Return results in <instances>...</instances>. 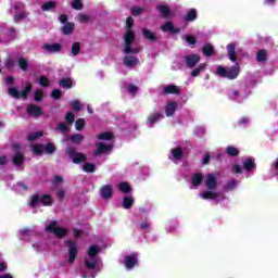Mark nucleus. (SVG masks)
Returning <instances> with one entry per match:
<instances>
[{
  "mask_svg": "<svg viewBox=\"0 0 278 278\" xmlns=\"http://www.w3.org/2000/svg\"><path fill=\"white\" fill-rule=\"evenodd\" d=\"M101 248L91 245L85 257V269L81 270V278H96L98 273L103 269V261L99 257Z\"/></svg>",
  "mask_w": 278,
  "mask_h": 278,
  "instance_id": "obj_1",
  "label": "nucleus"
},
{
  "mask_svg": "<svg viewBox=\"0 0 278 278\" xmlns=\"http://www.w3.org/2000/svg\"><path fill=\"white\" fill-rule=\"evenodd\" d=\"M204 186L206 191H202L199 193L200 199L204 201H214V203H220L225 199L223 192L218 190V181L216 179L215 174H207L204 177Z\"/></svg>",
  "mask_w": 278,
  "mask_h": 278,
  "instance_id": "obj_2",
  "label": "nucleus"
},
{
  "mask_svg": "<svg viewBox=\"0 0 278 278\" xmlns=\"http://www.w3.org/2000/svg\"><path fill=\"white\" fill-rule=\"evenodd\" d=\"M126 25L128 29L124 37V53L126 55H129V53H140V48L134 46V40H136V35L134 34V30H131V27H134V18L127 17Z\"/></svg>",
  "mask_w": 278,
  "mask_h": 278,
  "instance_id": "obj_3",
  "label": "nucleus"
},
{
  "mask_svg": "<svg viewBox=\"0 0 278 278\" xmlns=\"http://www.w3.org/2000/svg\"><path fill=\"white\" fill-rule=\"evenodd\" d=\"M114 135L112 132H101L98 135V140H102L97 143L96 155H101V153H108L113 147Z\"/></svg>",
  "mask_w": 278,
  "mask_h": 278,
  "instance_id": "obj_4",
  "label": "nucleus"
},
{
  "mask_svg": "<svg viewBox=\"0 0 278 278\" xmlns=\"http://www.w3.org/2000/svg\"><path fill=\"white\" fill-rule=\"evenodd\" d=\"M241 165H232V173L235 175H240L242 173H253L255 170V160L251 157H245L242 160Z\"/></svg>",
  "mask_w": 278,
  "mask_h": 278,
  "instance_id": "obj_5",
  "label": "nucleus"
},
{
  "mask_svg": "<svg viewBox=\"0 0 278 278\" xmlns=\"http://www.w3.org/2000/svg\"><path fill=\"white\" fill-rule=\"evenodd\" d=\"M216 75L226 79H236L240 75V65L236 64L231 67H223L218 65L216 67Z\"/></svg>",
  "mask_w": 278,
  "mask_h": 278,
  "instance_id": "obj_6",
  "label": "nucleus"
},
{
  "mask_svg": "<svg viewBox=\"0 0 278 278\" xmlns=\"http://www.w3.org/2000/svg\"><path fill=\"white\" fill-rule=\"evenodd\" d=\"M28 203L30 207H40V205L49 206V205H53V198H51V195L49 194H43V195L35 194L30 197V200Z\"/></svg>",
  "mask_w": 278,
  "mask_h": 278,
  "instance_id": "obj_7",
  "label": "nucleus"
},
{
  "mask_svg": "<svg viewBox=\"0 0 278 278\" xmlns=\"http://www.w3.org/2000/svg\"><path fill=\"white\" fill-rule=\"evenodd\" d=\"M46 231L48 233H53L55 238H64V236L68 233V230L60 227L55 220H51L46 225Z\"/></svg>",
  "mask_w": 278,
  "mask_h": 278,
  "instance_id": "obj_8",
  "label": "nucleus"
},
{
  "mask_svg": "<svg viewBox=\"0 0 278 278\" xmlns=\"http://www.w3.org/2000/svg\"><path fill=\"white\" fill-rule=\"evenodd\" d=\"M25 5L22 2H13L11 12L14 13L13 18L15 23H21V21H24V18H27V14L23 9Z\"/></svg>",
  "mask_w": 278,
  "mask_h": 278,
  "instance_id": "obj_9",
  "label": "nucleus"
},
{
  "mask_svg": "<svg viewBox=\"0 0 278 278\" xmlns=\"http://www.w3.org/2000/svg\"><path fill=\"white\" fill-rule=\"evenodd\" d=\"M67 250V260L65 261V264H75V260L77 257V253L79 249L77 248V242L75 241H66Z\"/></svg>",
  "mask_w": 278,
  "mask_h": 278,
  "instance_id": "obj_10",
  "label": "nucleus"
},
{
  "mask_svg": "<svg viewBox=\"0 0 278 278\" xmlns=\"http://www.w3.org/2000/svg\"><path fill=\"white\" fill-rule=\"evenodd\" d=\"M29 92H31V85H27L22 91H18L16 87L9 88V96L12 97V99H27Z\"/></svg>",
  "mask_w": 278,
  "mask_h": 278,
  "instance_id": "obj_11",
  "label": "nucleus"
},
{
  "mask_svg": "<svg viewBox=\"0 0 278 278\" xmlns=\"http://www.w3.org/2000/svg\"><path fill=\"white\" fill-rule=\"evenodd\" d=\"M31 151L36 155H42V153L46 151V153H53L55 151V144L53 143H47L45 144H35L31 146Z\"/></svg>",
  "mask_w": 278,
  "mask_h": 278,
  "instance_id": "obj_12",
  "label": "nucleus"
},
{
  "mask_svg": "<svg viewBox=\"0 0 278 278\" xmlns=\"http://www.w3.org/2000/svg\"><path fill=\"white\" fill-rule=\"evenodd\" d=\"M66 153L68 157L72 159L74 164H81L86 162V156L84 153L77 152L75 149H67Z\"/></svg>",
  "mask_w": 278,
  "mask_h": 278,
  "instance_id": "obj_13",
  "label": "nucleus"
},
{
  "mask_svg": "<svg viewBox=\"0 0 278 278\" xmlns=\"http://www.w3.org/2000/svg\"><path fill=\"white\" fill-rule=\"evenodd\" d=\"M184 157V150L181 148H174L170 150L169 160L172 162H175V164H178V162H181Z\"/></svg>",
  "mask_w": 278,
  "mask_h": 278,
  "instance_id": "obj_14",
  "label": "nucleus"
},
{
  "mask_svg": "<svg viewBox=\"0 0 278 278\" xmlns=\"http://www.w3.org/2000/svg\"><path fill=\"white\" fill-rule=\"evenodd\" d=\"M164 118V115L160 112H153L148 116L147 127H153L155 123H160Z\"/></svg>",
  "mask_w": 278,
  "mask_h": 278,
  "instance_id": "obj_15",
  "label": "nucleus"
},
{
  "mask_svg": "<svg viewBox=\"0 0 278 278\" xmlns=\"http://www.w3.org/2000/svg\"><path fill=\"white\" fill-rule=\"evenodd\" d=\"M188 68H194L198 62H201V56L199 54H189L184 58Z\"/></svg>",
  "mask_w": 278,
  "mask_h": 278,
  "instance_id": "obj_16",
  "label": "nucleus"
},
{
  "mask_svg": "<svg viewBox=\"0 0 278 278\" xmlns=\"http://www.w3.org/2000/svg\"><path fill=\"white\" fill-rule=\"evenodd\" d=\"M138 264V256L136 254L126 255L124 258V265L126 267V270H131L134 266Z\"/></svg>",
  "mask_w": 278,
  "mask_h": 278,
  "instance_id": "obj_17",
  "label": "nucleus"
},
{
  "mask_svg": "<svg viewBox=\"0 0 278 278\" xmlns=\"http://www.w3.org/2000/svg\"><path fill=\"white\" fill-rule=\"evenodd\" d=\"M177 106L178 103L175 101H168L165 106H164V111H165V115L167 117L174 116L175 112H177Z\"/></svg>",
  "mask_w": 278,
  "mask_h": 278,
  "instance_id": "obj_18",
  "label": "nucleus"
},
{
  "mask_svg": "<svg viewBox=\"0 0 278 278\" xmlns=\"http://www.w3.org/2000/svg\"><path fill=\"white\" fill-rule=\"evenodd\" d=\"M163 94H179L181 89L175 85H163L162 87Z\"/></svg>",
  "mask_w": 278,
  "mask_h": 278,
  "instance_id": "obj_19",
  "label": "nucleus"
},
{
  "mask_svg": "<svg viewBox=\"0 0 278 278\" xmlns=\"http://www.w3.org/2000/svg\"><path fill=\"white\" fill-rule=\"evenodd\" d=\"M156 10L160 12L162 18H173L175 16V13L167 5H157Z\"/></svg>",
  "mask_w": 278,
  "mask_h": 278,
  "instance_id": "obj_20",
  "label": "nucleus"
},
{
  "mask_svg": "<svg viewBox=\"0 0 278 278\" xmlns=\"http://www.w3.org/2000/svg\"><path fill=\"white\" fill-rule=\"evenodd\" d=\"M191 190H194L198 188V186L202 185L203 184V174H193L191 176Z\"/></svg>",
  "mask_w": 278,
  "mask_h": 278,
  "instance_id": "obj_21",
  "label": "nucleus"
},
{
  "mask_svg": "<svg viewBox=\"0 0 278 278\" xmlns=\"http://www.w3.org/2000/svg\"><path fill=\"white\" fill-rule=\"evenodd\" d=\"M124 64L127 68H134V66H138V64H140V60L134 55H126L124 58Z\"/></svg>",
  "mask_w": 278,
  "mask_h": 278,
  "instance_id": "obj_22",
  "label": "nucleus"
},
{
  "mask_svg": "<svg viewBox=\"0 0 278 278\" xmlns=\"http://www.w3.org/2000/svg\"><path fill=\"white\" fill-rule=\"evenodd\" d=\"M27 114L35 117L42 116V109L36 104H30L27 108Z\"/></svg>",
  "mask_w": 278,
  "mask_h": 278,
  "instance_id": "obj_23",
  "label": "nucleus"
},
{
  "mask_svg": "<svg viewBox=\"0 0 278 278\" xmlns=\"http://www.w3.org/2000/svg\"><path fill=\"white\" fill-rule=\"evenodd\" d=\"M162 31H168L169 34H179L180 29L173 25V22H166L161 26Z\"/></svg>",
  "mask_w": 278,
  "mask_h": 278,
  "instance_id": "obj_24",
  "label": "nucleus"
},
{
  "mask_svg": "<svg viewBox=\"0 0 278 278\" xmlns=\"http://www.w3.org/2000/svg\"><path fill=\"white\" fill-rule=\"evenodd\" d=\"M229 99L232 101H237V103H242L244 101V97L240 94L239 90L232 89L228 92Z\"/></svg>",
  "mask_w": 278,
  "mask_h": 278,
  "instance_id": "obj_25",
  "label": "nucleus"
},
{
  "mask_svg": "<svg viewBox=\"0 0 278 278\" xmlns=\"http://www.w3.org/2000/svg\"><path fill=\"white\" fill-rule=\"evenodd\" d=\"M43 49L49 53H58L62 49V46L60 43H46L43 45Z\"/></svg>",
  "mask_w": 278,
  "mask_h": 278,
  "instance_id": "obj_26",
  "label": "nucleus"
},
{
  "mask_svg": "<svg viewBox=\"0 0 278 278\" xmlns=\"http://www.w3.org/2000/svg\"><path fill=\"white\" fill-rule=\"evenodd\" d=\"M30 236H34V231L28 228H24L18 231V238L21 240L27 241Z\"/></svg>",
  "mask_w": 278,
  "mask_h": 278,
  "instance_id": "obj_27",
  "label": "nucleus"
},
{
  "mask_svg": "<svg viewBox=\"0 0 278 278\" xmlns=\"http://www.w3.org/2000/svg\"><path fill=\"white\" fill-rule=\"evenodd\" d=\"M23 162H25V157L23 156V153H21V150H16L13 156L14 166H21Z\"/></svg>",
  "mask_w": 278,
  "mask_h": 278,
  "instance_id": "obj_28",
  "label": "nucleus"
},
{
  "mask_svg": "<svg viewBox=\"0 0 278 278\" xmlns=\"http://www.w3.org/2000/svg\"><path fill=\"white\" fill-rule=\"evenodd\" d=\"M101 197L102 199H111L112 198V186L105 185L101 188Z\"/></svg>",
  "mask_w": 278,
  "mask_h": 278,
  "instance_id": "obj_29",
  "label": "nucleus"
},
{
  "mask_svg": "<svg viewBox=\"0 0 278 278\" xmlns=\"http://www.w3.org/2000/svg\"><path fill=\"white\" fill-rule=\"evenodd\" d=\"M227 51L230 62H236V43H228Z\"/></svg>",
  "mask_w": 278,
  "mask_h": 278,
  "instance_id": "obj_30",
  "label": "nucleus"
},
{
  "mask_svg": "<svg viewBox=\"0 0 278 278\" xmlns=\"http://www.w3.org/2000/svg\"><path fill=\"white\" fill-rule=\"evenodd\" d=\"M134 195H126L123 199L122 205L124 207V210H129V207H131V205H134Z\"/></svg>",
  "mask_w": 278,
  "mask_h": 278,
  "instance_id": "obj_31",
  "label": "nucleus"
},
{
  "mask_svg": "<svg viewBox=\"0 0 278 278\" xmlns=\"http://www.w3.org/2000/svg\"><path fill=\"white\" fill-rule=\"evenodd\" d=\"M73 29H75V24L65 23V25L62 27V34H64V36H68L73 34Z\"/></svg>",
  "mask_w": 278,
  "mask_h": 278,
  "instance_id": "obj_32",
  "label": "nucleus"
},
{
  "mask_svg": "<svg viewBox=\"0 0 278 278\" xmlns=\"http://www.w3.org/2000/svg\"><path fill=\"white\" fill-rule=\"evenodd\" d=\"M227 155H230V157H236L240 154V150L233 146H228L226 148Z\"/></svg>",
  "mask_w": 278,
  "mask_h": 278,
  "instance_id": "obj_33",
  "label": "nucleus"
},
{
  "mask_svg": "<svg viewBox=\"0 0 278 278\" xmlns=\"http://www.w3.org/2000/svg\"><path fill=\"white\" fill-rule=\"evenodd\" d=\"M202 53L207 58H211V55H214V47L210 43L204 45L202 48Z\"/></svg>",
  "mask_w": 278,
  "mask_h": 278,
  "instance_id": "obj_34",
  "label": "nucleus"
},
{
  "mask_svg": "<svg viewBox=\"0 0 278 278\" xmlns=\"http://www.w3.org/2000/svg\"><path fill=\"white\" fill-rule=\"evenodd\" d=\"M13 190L21 194L23 192H27L28 188L27 185H25V182H17L16 185L13 186Z\"/></svg>",
  "mask_w": 278,
  "mask_h": 278,
  "instance_id": "obj_35",
  "label": "nucleus"
},
{
  "mask_svg": "<svg viewBox=\"0 0 278 278\" xmlns=\"http://www.w3.org/2000/svg\"><path fill=\"white\" fill-rule=\"evenodd\" d=\"M256 60L257 62H266V60H268V53L266 52V50H260L256 53Z\"/></svg>",
  "mask_w": 278,
  "mask_h": 278,
  "instance_id": "obj_36",
  "label": "nucleus"
},
{
  "mask_svg": "<svg viewBox=\"0 0 278 278\" xmlns=\"http://www.w3.org/2000/svg\"><path fill=\"white\" fill-rule=\"evenodd\" d=\"M117 188L119 192H124L125 194H127V192H131V187L127 182H119Z\"/></svg>",
  "mask_w": 278,
  "mask_h": 278,
  "instance_id": "obj_37",
  "label": "nucleus"
},
{
  "mask_svg": "<svg viewBox=\"0 0 278 278\" xmlns=\"http://www.w3.org/2000/svg\"><path fill=\"white\" fill-rule=\"evenodd\" d=\"M205 66H207V64L202 63V64H200L198 67H195V68L191 72V77H199V75H201V71H205Z\"/></svg>",
  "mask_w": 278,
  "mask_h": 278,
  "instance_id": "obj_38",
  "label": "nucleus"
},
{
  "mask_svg": "<svg viewBox=\"0 0 278 278\" xmlns=\"http://www.w3.org/2000/svg\"><path fill=\"white\" fill-rule=\"evenodd\" d=\"M236 188H238V181L237 180H229L225 185L226 192H231V190H236Z\"/></svg>",
  "mask_w": 278,
  "mask_h": 278,
  "instance_id": "obj_39",
  "label": "nucleus"
},
{
  "mask_svg": "<svg viewBox=\"0 0 278 278\" xmlns=\"http://www.w3.org/2000/svg\"><path fill=\"white\" fill-rule=\"evenodd\" d=\"M197 20V10L191 9L188 11L187 15L185 16V21L191 22Z\"/></svg>",
  "mask_w": 278,
  "mask_h": 278,
  "instance_id": "obj_40",
  "label": "nucleus"
},
{
  "mask_svg": "<svg viewBox=\"0 0 278 278\" xmlns=\"http://www.w3.org/2000/svg\"><path fill=\"white\" fill-rule=\"evenodd\" d=\"M59 86H61V88H73V81L71 78H63L60 80Z\"/></svg>",
  "mask_w": 278,
  "mask_h": 278,
  "instance_id": "obj_41",
  "label": "nucleus"
},
{
  "mask_svg": "<svg viewBox=\"0 0 278 278\" xmlns=\"http://www.w3.org/2000/svg\"><path fill=\"white\" fill-rule=\"evenodd\" d=\"M72 110H74V112H81V108H84V105L81 104V102H79L78 100H74L70 103Z\"/></svg>",
  "mask_w": 278,
  "mask_h": 278,
  "instance_id": "obj_42",
  "label": "nucleus"
},
{
  "mask_svg": "<svg viewBox=\"0 0 278 278\" xmlns=\"http://www.w3.org/2000/svg\"><path fill=\"white\" fill-rule=\"evenodd\" d=\"M165 229H166V231H168V233H173V232L177 231V222H168L166 224Z\"/></svg>",
  "mask_w": 278,
  "mask_h": 278,
  "instance_id": "obj_43",
  "label": "nucleus"
},
{
  "mask_svg": "<svg viewBox=\"0 0 278 278\" xmlns=\"http://www.w3.org/2000/svg\"><path fill=\"white\" fill-rule=\"evenodd\" d=\"M33 249L35 251H47V249H49V245H47V243L35 242L33 243Z\"/></svg>",
  "mask_w": 278,
  "mask_h": 278,
  "instance_id": "obj_44",
  "label": "nucleus"
},
{
  "mask_svg": "<svg viewBox=\"0 0 278 278\" xmlns=\"http://www.w3.org/2000/svg\"><path fill=\"white\" fill-rule=\"evenodd\" d=\"M17 64L20 68L23 71H27V67L29 66V63L27 62V60H25V58H18Z\"/></svg>",
  "mask_w": 278,
  "mask_h": 278,
  "instance_id": "obj_45",
  "label": "nucleus"
},
{
  "mask_svg": "<svg viewBox=\"0 0 278 278\" xmlns=\"http://www.w3.org/2000/svg\"><path fill=\"white\" fill-rule=\"evenodd\" d=\"M79 51H81V43L79 42H74L73 46H72V55L75 56V55H79Z\"/></svg>",
  "mask_w": 278,
  "mask_h": 278,
  "instance_id": "obj_46",
  "label": "nucleus"
},
{
  "mask_svg": "<svg viewBox=\"0 0 278 278\" xmlns=\"http://www.w3.org/2000/svg\"><path fill=\"white\" fill-rule=\"evenodd\" d=\"M70 140L74 142V144H79V142L84 141V136L81 134H75L70 138Z\"/></svg>",
  "mask_w": 278,
  "mask_h": 278,
  "instance_id": "obj_47",
  "label": "nucleus"
},
{
  "mask_svg": "<svg viewBox=\"0 0 278 278\" xmlns=\"http://www.w3.org/2000/svg\"><path fill=\"white\" fill-rule=\"evenodd\" d=\"M55 8V1L46 2L42 4L41 10L43 12H49V10H53Z\"/></svg>",
  "mask_w": 278,
  "mask_h": 278,
  "instance_id": "obj_48",
  "label": "nucleus"
},
{
  "mask_svg": "<svg viewBox=\"0 0 278 278\" xmlns=\"http://www.w3.org/2000/svg\"><path fill=\"white\" fill-rule=\"evenodd\" d=\"M96 168L94 164L91 163H85L83 166V170H85V173H94Z\"/></svg>",
  "mask_w": 278,
  "mask_h": 278,
  "instance_id": "obj_49",
  "label": "nucleus"
},
{
  "mask_svg": "<svg viewBox=\"0 0 278 278\" xmlns=\"http://www.w3.org/2000/svg\"><path fill=\"white\" fill-rule=\"evenodd\" d=\"M38 138H42V131H36L28 135L27 140L30 142L34 140H38Z\"/></svg>",
  "mask_w": 278,
  "mask_h": 278,
  "instance_id": "obj_50",
  "label": "nucleus"
},
{
  "mask_svg": "<svg viewBox=\"0 0 278 278\" xmlns=\"http://www.w3.org/2000/svg\"><path fill=\"white\" fill-rule=\"evenodd\" d=\"M143 36L144 38H147L148 40H155V34H153V31H151L150 29L143 28Z\"/></svg>",
  "mask_w": 278,
  "mask_h": 278,
  "instance_id": "obj_51",
  "label": "nucleus"
},
{
  "mask_svg": "<svg viewBox=\"0 0 278 278\" xmlns=\"http://www.w3.org/2000/svg\"><path fill=\"white\" fill-rule=\"evenodd\" d=\"M84 125H86V121L84 118H79L75 123V129H77V131H81V129H84Z\"/></svg>",
  "mask_w": 278,
  "mask_h": 278,
  "instance_id": "obj_52",
  "label": "nucleus"
},
{
  "mask_svg": "<svg viewBox=\"0 0 278 278\" xmlns=\"http://www.w3.org/2000/svg\"><path fill=\"white\" fill-rule=\"evenodd\" d=\"M38 84L42 86V88H49V78L46 76L39 77Z\"/></svg>",
  "mask_w": 278,
  "mask_h": 278,
  "instance_id": "obj_53",
  "label": "nucleus"
},
{
  "mask_svg": "<svg viewBox=\"0 0 278 278\" xmlns=\"http://www.w3.org/2000/svg\"><path fill=\"white\" fill-rule=\"evenodd\" d=\"M65 121H66L67 125H73V123L75 122V114H73V112H68L65 115Z\"/></svg>",
  "mask_w": 278,
  "mask_h": 278,
  "instance_id": "obj_54",
  "label": "nucleus"
},
{
  "mask_svg": "<svg viewBox=\"0 0 278 278\" xmlns=\"http://www.w3.org/2000/svg\"><path fill=\"white\" fill-rule=\"evenodd\" d=\"M72 8L74 10H81L84 8V4L81 3V0H73Z\"/></svg>",
  "mask_w": 278,
  "mask_h": 278,
  "instance_id": "obj_55",
  "label": "nucleus"
},
{
  "mask_svg": "<svg viewBox=\"0 0 278 278\" xmlns=\"http://www.w3.org/2000/svg\"><path fill=\"white\" fill-rule=\"evenodd\" d=\"M42 97H45V92L40 89L35 91V101H42Z\"/></svg>",
  "mask_w": 278,
  "mask_h": 278,
  "instance_id": "obj_56",
  "label": "nucleus"
},
{
  "mask_svg": "<svg viewBox=\"0 0 278 278\" xmlns=\"http://www.w3.org/2000/svg\"><path fill=\"white\" fill-rule=\"evenodd\" d=\"M143 11H144V9H142L140 7H135L131 9V14H132V16H138V15L142 14Z\"/></svg>",
  "mask_w": 278,
  "mask_h": 278,
  "instance_id": "obj_57",
  "label": "nucleus"
},
{
  "mask_svg": "<svg viewBox=\"0 0 278 278\" xmlns=\"http://www.w3.org/2000/svg\"><path fill=\"white\" fill-rule=\"evenodd\" d=\"M7 36H9V38L11 40H14V38H16V29L14 28H9L8 29V33H7Z\"/></svg>",
  "mask_w": 278,
  "mask_h": 278,
  "instance_id": "obj_58",
  "label": "nucleus"
},
{
  "mask_svg": "<svg viewBox=\"0 0 278 278\" xmlns=\"http://www.w3.org/2000/svg\"><path fill=\"white\" fill-rule=\"evenodd\" d=\"M58 130L64 134V131H68V125H66L65 123H61L58 125Z\"/></svg>",
  "mask_w": 278,
  "mask_h": 278,
  "instance_id": "obj_59",
  "label": "nucleus"
},
{
  "mask_svg": "<svg viewBox=\"0 0 278 278\" xmlns=\"http://www.w3.org/2000/svg\"><path fill=\"white\" fill-rule=\"evenodd\" d=\"M185 38L188 45H197V39L193 36L187 35Z\"/></svg>",
  "mask_w": 278,
  "mask_h": 278,
  "instance_id": "obj_60",
  "label": "nucleus"
},
{
  "mask_svg": "<svg viewBox=\"0 0 278 278\" xmlns=\"http://www.w3.org/2000/svg\"><path fill=\"white\" fill-rule=\"evenodd\" d=\"M127 90H128V92L130 93V94H136L137 92H138V87H136V86H134V85H129L128 87H127Z\"/></svg>",
  "mask_w": 278,
  "mask_h": 278,
  "instance_id": "obj_61",
  "label": "nucleus"
},
{
  "mask_svg": "<svg viewBox=\"0 0 278 278\" xmlns=\"http://www.w3.org/2000/svg\"><path fill=\"white\" fill-rule=\"evenodd\" d=\"M78 21H80V23H88V21H90V17L86 14H80L78 16Z\"/></svg>",
  "mask_w": 278,
  "mask_h": 278,
  "instance_id": "obj_62",
  "label": "nucleus"
},
{
  "mask_svg": "<svg viewBox=\"0 0 278 278\" xmlns=\"http://www.w3.org/2000/svg\"><path fill=\"white\" fill-rule=\"evenodd\" d=\"M62 181H64V178H62V176H54V178H53L54 186H60V184H62Z\"/></svg>",
  "mask_w": 278,
  "mask_h": 278,
  "instance_id": "obj_63",
  "label": "nucleus"
},
{
  "mask_svg": "<svg viewBox=\"0 0 278 278\" xmlns=\"http://www.w3.org/2000/svg\"><path fill=\"white\" fill-rule=\"evenodd\" d=\"M62 97V92L59 89H54L52 91V99H60Z\"/></svg>",
  "mask_w": 278,
  "mask_h": 278,
  "instance_id": "obj_64",
  "label": "nucleus"
}]
</instances>
